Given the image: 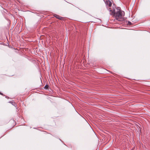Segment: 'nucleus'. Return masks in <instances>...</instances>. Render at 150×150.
I'll return each mask as SVG.
<instances>
[{"label":"nucleus","instance_id":"nucleus-1","mask_svg":"<svg viewBox=\"0 0 150 150\" xmlns=\"http://www.w3.org/2000/svg\"><path fill=\"white\" fill-rule=\"evenodd\" d=\"M124 15L125 13L123 11H122L120 9H117V11L115 13V16L117 20L121 21L124 19Z\"/></svg>","mask_w":150,"mask_h":150},{"label":"nucleus","instance_id":"nucleus-2","mask_svg":"<svg viewBox=\"0 0 150 150\" xmlns=\"http://www.w3.org/2000/svg\"><path fill=\"white\" fill-rule=\"evenodd\" d=\"M109 11H110V14L113 15L114 16H115V10L114 9L113 10H110V8L109 9Z\"/></svg>","mask_w":150,"mask_h":150},{"label":"nucleus","instance_id":"nucleus-3","mask_svg":"<svg viewBox=\"0 0 150 150\" xmlns=\"http://www.w3.org/2000/svg\"><path fill=\"white\" fill-rule=\"evenodd\" d=\"M106 4L108 5L109 7H110L112 5V3L111 2L109 1V0H108L106 1Z\"/></svg>","mask_w":150,"mask_h":150},{"label":"nucleus","instance_id":"nucleus-4","mask_svg":"<svg viewBox=\"0 0 150 150\" xmlns=\"http://www.w3.org/2000/svg\"><path fill=\"white\" fill-rule=\"evenodd\" d=\"M54 16H55V17H56L59 20H62V17H60L59 16L57 15H54Z\"/></svg>","mask_w":150,"mask_h":150},{"label":"nucleus","instance_id":"nucleus-5","mask_svg":"<svg viewBox=\"0 0 150 150\" xmlns=\"http://www.w3.org/2000/svg\"><path fill=\"white\" fill-rule=\"evenodd\" d=\"M48 85H46L45 86V88H46V89H47L48 88Z\"/></svg>","mask_w":150,"mask_h":150},{"label":"nucleus","instance_id":"nucleus-6","mask_svg":"<svg viewBox=\"0 0 150 150\" xmlns=\"http://www.w3.org/2000/svg\"><path fill=\"white\" fill-rule=\"evenodd\" d=\"M128 24H129V25H131L132 23L129 21L128 22Z\"/></svg>","mask_w":150,"mask_h":150},{"label":"nucleus","instance_id":"nucleus-7","mask_svg":"<svg viewBox=\"0 0 150 150\" xmlns=\"http://www.w3.org/2000/svg\"><path fill=\"white\" fill-rule=\"evenodd\" d=\"M0 94L1 95H3V94L2 93H1L0 92Z\"/></svg>","mask_w":150,"mask_h":150}]
</instances>
